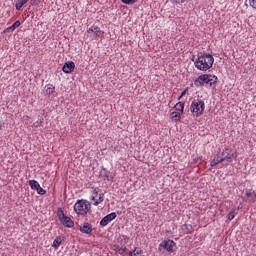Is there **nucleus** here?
I'll return each mask as SVG.
<instances>
[{
  "label": "nucleus",
  "mask_w": 256,
  "mask_h": 256,
  "mask_svg": "<svg viewBox=\"0 0 256 256\" xmlns=\"http://www.w3.org/2000/svg\"><path fill=\"white\" fill-rule=\"evenodd\" d=\"M192 61L198 71H209L213 67V63H215V58L211 54L200 52L196 59L193 58Z\"/></svg>",
  "instance_id": "obj_1"
},
{
  "label": "nucleus",
  "mask_w": 256,
  "mask_h": 256,
  "mask_svg": "<svg viewBox=\"0 0 256 256\" xmlns=\"http://www.w3.org/2000/svg\"><path fill=\"white\" fill-rule=\"evenodd\" d=\"M217 83V76L212 74H202L194 81L195 87H203V85H215Z\"/></svg>",
  "instance_id": "obj_2"
},
{
  "label": "nucleus",
  "mask_w": 256,
  "mask_h": 256,
  "mask_svg": "<svg viewBox=\"0 0 256 256\" xmlns=\"http://www.w3.org/2000/svg\"><path fill=\"white\" fill-rule=\"evenodd\" d=\"M74 211L77 215L85 217L91 211V202L85 199L77 200L74 204Z\"/></svg>",
  "instance_id": "obj_3"
},
{
  "label": "nucleus",
  "mask_w": 256,
  "mask_h": 256,
  "mask_svg": "<svg viewBox=\"0 0 256 256\" xmlns=\"http://www.w3.org/2000/svg\"><path fill=\"white\" fill-rule=\"evenodd\" d=\"M190 113L193 117H201L205 113V101L201 99H195L190 105Z\"/></svg>",
  "instance_id": "obj_4"
},
{
  "label": "nucleus",
  "mask_w": 256,
  "mask_h": 256,
  "mask_svg": "<svg viewBox=\"0 0 256 256\" xmlns=\"http://www.w3.org/2000/svg\"><path fill=\"white\" fill-rule=\"evenodd\" d=\"M168 251V253H173L174 251H177V243L175 241L168 239V240H163L159 246L158 250L159 251Z\"/></svg>",
  "instance_id": "obj_5"
},
{
  "label": "nucleus",
  "mask_w": 256,
  "mask_h": 256,
  "mask_svg": "<svg viewBox=\"0 0 256 256\" xmlns=\"http://www.w3.org/2000/svg\"><path fill=\"white\" fill-rule=\"evenodd\" d=\"M91 201L97 206L105 201V194L99 193V188H92Z\"/></svg>",
  "instance_id": "obj_6"
},
{
  "label": "nucleus",
  "mask_w": 256,
  "mask_h": 256,
  "mask_svg": "<svg viewBox=\"0 0 256 256\" xmlns=\"http://www.w3.org/2000/svg\"><path fill=\"white\" fill-rule=\"evenodd\" d=\"M222 157H223L224 161H227V163H233V161H235V159H237V152H233V151H231V149L225 148L222 151Z\"/></svg>",
  "instance_id": "obj_7"
},
{
  "label": "nucleus",
  "mask_w": 256,
  "mask_h": 256,
  "mask_svg": "<svg viewBox=\"0 0 256 256\" xmlns=\"http://www.w3.org/2000/svg\"><path fill=\"white\" fill-rule=\"evenodd\" d=\"M87 37H90L91 39H97V37H101L103 32L101 31V28L98 26H92L87 30Z\"/></svg>",
  "instance_id": "obj_8"
},
{
  "label": "nucleus",
  "mask_w": 256,
  "mask_h": 256,
  "mask_svg": "<svg viewBox=\"0 0 256 256\" xmlns=\"http://www.w3.org/2000/svg\"><path fill=\"white\" fill-rule=\"evenodd\" d=\"M117 219V213L112 212L108 215H106L102 220L100 221V227H107L109 223L113 220Z\"/></svg>",
  "instance_id": "obj_9"
},
{
  "label": "nucleus",
  "mask_w": 256,
  "mask_h": 256,
  "mask_svg": "<svg viewBox=\"0 0 256 256\" xmlns=\"http://www.w3.org/2000/svg\"><path fill=\"white\" fill-rule=\"evenodd\" d=\"M246 203H256V192L253 189H245Z\"/></svg>",
  "instance_id": "obj_10"
},
{
  "label": "nucleus",
  "mask_w": 256,
  "mask_h": 256,
  "mask_svg": "<svg viewBox=\"0 0 256 256\" xmlns=\"http://www.w3.org/2000/svg\"><path fill=\"white\" fill-rule=\"evenodd\" d=\"M223 161H225V158H223V154L218 153L214 156V159L210 162V166L217 167V165H219V163H223Z\"/></svg>",
  "instance_id": "obj_11"
},
{
  "label": "nucleus",
  "mask_w": 256,
  "mask_h": 256,
  "mask_svg": "<svg viewBox=\"0 0 256 256\" xmlns=\"http://www.w3.org/2000/svg\"><path fill=\"white\" fill-rule=\"evenodd\" d=\"M79 230L81 233H84L85 235H91V233L93 232V227L91 226V224L86 222L80 227Z\"/></svg>",
  "instance_id": "obj_12"
},
{
  "label": "nucleus",
  "mask_w": 256,
  "mask_h": 256,
  "mask_svg": "<svg viewBox=\"0 0 256 256\" xmlns=\"http://www.w3.org/2000/svg\"><path fill=\"white\" fill-rule=\"evenodd\" d=\"M73 69H75V62L68 61L63 65L62 71L64 73H72Z\"/></svg>",
  "instance_id": "obj_13"
},
{
  "label": "nucleus",
  "mask_w": 256,
  "mask_h": 256,
  "mask_svg": "<svg viewBox=\"0 0 256 256\" xmlns=\"http://www.w3.org/2000/svg\"><path fill=\"white\" fill-rule=\"evenodd\" d=\"M60 222L62 223V225H64V227L68 228H71L73 227V225H75V223L73 222V220H71L69 216H64L63 218H61Z\"/></svg>",
  "instance_id": "obj_14"
},
{
  "label": "nucleus",
  "mask_w": 256,
  "mask_h": 256,
  "mask_svg": "<svg viewBox=\"0 0 256 256\" xmlns=\"http://www.w3.org/2000/svg\"><path fill=\"white\" fill-rule=\"evenodd\" d=\"M113 251H116V253H118L119 255L125 256L127 253V247L115 244L113 245Z\"/></svg>",
  "instance_id": "obj_15"
},
{
  "label": "nucleus",
  "mask_w": 256,
  "mask_h": 256,
  "mask_svg": "<svg viewBox=\"0 0 256 256\" xmlns=\"http://www.w3.org/2000/svg\"><path fill=\"white\" fill-rule=\"evenodd\" d=\"M18 27H21V21L17 20L13 25L10 27L6 28L4 33H13Z\"/></svg>",
  "instance_id": "obj_16"
},
{
  "label": "nucleus",
  "mask_w": 256,
  "mask_h": 256,
  "mask_svg": "<svg viewBox=\"0 0 256 256\" xmlns=\"http://www.w3.org/2000/svg\"><path fill=\"white\" fill-rule=\"evenodd\" d=\"M174 109L177 113H180L183 115V112L185 111V103L183 102H178L175 106Z\"/></svg>",
  "instance_id": "obj_17"
},
{
  "label": "nucleus",
  "mask_w": 256,
  "mask_h": 256,
  "mask_svg": "<svg viewBox=\"0 0 256 256\" xmlns=\"http://www.w3.org/2000/svg\"><path fill=\"white\" fill-rule=\"evenodd\" d=\"M44 93L45 95H53L55 93V86L53 84L46 85Z\"/></svg>",
  "instance_id": "obj_18"
},
{
  "label": "nucleus",
  "mask_w": 256,
  "mask_h": 256,
  "mask_svg": "<svg viewBox=\"0 0 256 256\" xmlns=\"http://www.w3.org/2000/svg\"><path fill=\"white\" fill-rule=\"evenodd\" d=\"M181 115L182 114L180 112H176V111L171 112L170 113V119L172 121H174L175 123H177V121H179L181 119Z\"/></svg>",
  "instance_id": "obj_19"
},
{
  "label": "nucleus",
  "mask_w": 256,
  "mask_h": 256,
  "mask_svg": "<svg viewBox=\"0 0 256 256\" xmlns=\"http://www.w3.org/2000/svg\"><path fill=\"white\" fill-rule=\"evenodd\" d=\"M129 256H141L143 255V250L139 247H135L133 251L128 253Z\"/></svg>",
  "instance_id": "obj_20"
},
{
  "label": "nucleus",
  "mask_w": 256,
  "mask_h": 256,
  "mask_svg": "<svg viewBox=\"0 0 256 256\" xmlns=\"http://www.w3.org/2000/svg\"><path fill=\"white\" fill-rule=\"evenodd\" d=\"M101 176L105 177V179H107V181H113V176L111 175V172H109L107 170H103L101 172Z\"/></svg>",
  "instance_id": "obj_21"
},
{
  "label": "nucleus",
  "mask_w": 256,
  "mask_h": 256,
  "mask_svg": "<svg viewBox=\"0 0 256 256\" xmlns=\"http://www.w3.org/2000/svg\"><path fill=\"white\" fill-rule=\"evenodd\" d=\"M28 183L31 189H33L34 191H37V188L40 186L37 180H30Z\"/></svg>",
  "instance_id": "obj_22"
},
{
  "label": "nucleus",
  "mask_w": 256,
  "mask_h": 256,
  "mask_svg": "<svg viewBox=\"0 0 256 256\" xmlns=\"http://www.w3.org/2000/svg\"><path fill=\"white\" fill-rule=\"evenodd\" d=\"M29 0H18V2L15 4V8L17 11H20V9L25 5Z\"/></svg>",
  "instance_id": "obj_23"
},
{
  "label": "nucleus",
  "mask_w": 256,
  "mask_h": 256,
  "mask_svg": "<svg viewBox=\"0 0 256 256\" xmlns=\"http://www.w3.org/2000/svg\"><path fill=\"white\" fill-rule=\"evenodd\" d=\"M181 229L184 233L188 234V233H191V230L193 229V227L189 224H183L181 226Z\"/></svg>",
  "instance_id": "obj_24"
},
{
  "label": "nucleus",
  "mask_w": 256,
  "mask_h": 256,
  "mask_svg": "<svg viewBox=\"0 0 256 256\" xmlns=\"http://www.w3.org/2000/svg\"><path fill=\"white\" fill-rule=\"evenodd\" d=\"M62 242L63 238H61V236L56 237V239L53 241V247L57 249Z\"/></svg>",
  "instance_id": "obj_25"
},
{
  "label": "nucleus",
  "mask_w": 256,
  "mask_h": 256,
  "mask_svg": "<svg viewBox=\"0 0 256 256\" xmlns=\"http://www.w3.org/2000/svg\"><path fill=\"white\" fill-rule=\"evenodd\" d=\"M57 215H58V219L61 221V219H63V217H65V213L63 212V208H58L57 209Z\"/></svg>",
  "instance_id": "obj_26"
},
{
  "label": "nucleus",
  "mask_w": 256,
  "mask_h": 256,
  "mask_svg": "<svg viewBox=\"0 0 256 256\" xmlns=\"http://www.w3.org/2000/svg\"><path fill=\"white\" fill-rule=\"evenodd\" d=\"M36 191H37L38 195H45L47 193V191L45 189H43L41 187V185L37 187Z\"/></svg>",
  "instance_id": "obj_27"
},
{
  "label": "nucleus",
  "mask_w": 256,
  "mask_h": 256,
  "mask_svg": "<svg viewBox=\"0 0 256 256\" xmlns=\"http://www.w3.org/2000/svg\"><path fill=\"white\" fill-rule=\"evenodd\" d=\"M121 3H124V5H131L132 3H135L136 0H120Z\"/></svg>",
  "instance_id": "obj_28"
},
{
  "label": "nucleus",
  "mask_w": 256,
  "mask_h": 256,
  "mask_svg": "<svg viewBox=\"0 0 256 256\" xmlns=\"http://www.w3.org/2000/svg\"><path fill=\"white\" fill-rule=\"evenodd\" d=\"M233 219H235V211H231V212L228 214V220H229V221H233Z\"/></svg>",
  "instance_id": "obj_29"
},
{
  "label": "nucleus",
  "mask_w": 256,
  "mask_h": 256,
  "mask_svg": "<svg viewBox=\"0 0 256 256\" xmlns=\"http://www.w3.org/2000/svg\"><path fill=\"white\" fill-rule=\"evenodd\" d=\"M249 5H250V7H252L253 9H256V0H249Z\"/></svg>",
  "instance_id": "obj_30"
},
{
  "label": "nucleus",
  "mask_w": 256,
  "mask_h": 256,
  "mask_svg": "<svg viewBox=\"0 0 256 256\" xmlns=\"http://www.w3.org/2000/svg\"><path fill=\"white\" fill-rule=\"evenodd\" d=\"M120 239H121V241H124V243H127V241H129V237L126 236V235H122V236L120 237Z\"/></svg>",
  "instance_id": "obj_31"
},
{
  "label": "nucleus",
  "mask_w": 256,
  "mask_h": 256,
  "mask_svg": "<svg viewBox=\"0 0 256 256\" xmlns=\"http://www.w3.org/2000/svg\"><path fill=\"white\" fill-rule=\"evenodd\" d=\"M185 95H187V90L182 91L178 99L180 100L182 97H185Z\"/></svg>",
  "instance_id": "obj_32"
},
{
  "label": "nucleus",
  "mask_w": 256,
  "mask_h": 256,
  "mask_svg": "<svg viewBox=\"0 0 256 256\" xmlns=\"http://www.w3.org/2000/svg\"><path fill=\"white\" fill-rule=\"evenodd\" d=\"M33 125H34V127H41V122L36 121Z\"/></svg>",
  "instance_id": "obj_33"
},
{
  "label": "nucleus",
  "mask_w": 256,
  "mask_h": 256,
  "mask_svg": "<svg viewBox=\"0 0 256 256\" xmlns=\"http://www.w3.org/2000/svg\"><path fill=\"white\" fill-rule=\"evenodd\" d=\"M186 0H176V3H185Z\"/></svg>",
  "instance_id": "obj_34"
},
{
  "label": "nucleus",
  "mask_w": 256,
  "mask_h": 256,
  "mask_svg": "<svg viewBox=\"0 0 256 256\" xmlns=\"http://www.w3.org/2000/svg\"><path fill=\"white\" fill-rule=\"evenodd\" d=\"M2 129H3V124H1L0 122V131H2Z\"/></svg>",
  "instance_id": "obj_35"
}]
</instances>
